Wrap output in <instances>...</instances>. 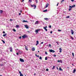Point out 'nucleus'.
<instances>
[{"mask_svg": "<svg viewBox=\"0 0 76 76\" xmlns=\"http://www.w3.org/2000/svg\"><path fill=\"white\" fill-rule=\"evenodd\" d=\"M22 37L23 39H24L25 38H28V36L26 35V34H25L23 35V36H22Z\"/></svg>", "mask_w": 76, "mask_h": 76, "instance_id": "1", "label": "nucleus"}, {"mask_svg": "<svg viewBox=\"0 0 76 76\" xmlns=\"http://www.w3.org/2000/svg\"><path fill=\"white\" fill-rule=\"evenodd\" d=\"M31 7H34V9H36V7H37V6L35 5H31Z\"/></svg>", "mask_w": 76, "mask_h": 76, "instance_id": "2", "label": "nucleus"}, {"mask_svg": "<svg viewBox=\"0 0 76 76\" xmlns=\"http://www.w3.org/2000/svg\"><path fill=\"white\" fill-rule=\"evenodd\" d=\"M49 51L51 53H55V51L53 50H49Z\"/></svg>", "mask_w": 76, "mask_h": 76, "instance_id": "3", "label": "nucleus"}, {"mask_svg": "<svg viewBox=\"0 0 76 76\" xmlns=\"http://www.w3.org/2000/svg\"><path fill=\"white\" fill-rule=\"evenodd\" d=\"M20 61H21V62H24L25 61L23 59H22L21 58H20Z\"/></svg>", "mask_w": 76, "mask_h": 76, "instance_id": "4", "label": "nucleus"}, {"mask_svg": "<svg viewBox=\"0 0 76 76\" xmlns=\"http://www.w3.org/2000/svg\"><path fill=\"white\" fill-rule=\"evenodd\" d=\"M9 48H10V52H12V51H13L12 48V47H10Z\"/></svg>", "mask_w": 76, "mask_h": 76, "instance_id": "5", "label": "nucleus"}, {"mask_svg": "<svg viewBox=\"0 0 76 76\" xmlns=\"http://www.w3.org/2000/svg\"><path fill=\"white\" fill-rule=\"evenodd\" d=\"M26 28V29H28V28H29V26H28L27 25H25L24 26Z\"/></svg>", "mask_w": 76, "mask_h": 76, "instance_id": "6", "label": "nucleus"}, {"mask_svg": "<svg viewBox=\"0 0 76 76\" xmlns=\"http://www.w3.org/2000/svg\"><path fill=\"white\" fill-rule=\"evenodd\" d=\"M19 73L20 74V76H23V75L21 73V72L20 71L19 72Z\"/></svg>", "mask_w": 76, "mask_h": 76, "instance_id": "7", "label": "nucleus"}, {"mask_svg": "<svg viewBox=\"0 0 76 76\" xmlns=\"http://www.w3.org/2000/svg\"><path fill=\"white\" fill-rule=\"evenodd\" d=\"M24 46H25V48L26 50H27V51H28V48H27V47L26 46V45H24Z\"/></svg>", "mask_w": 76, "mask_h": 76, "instance_id": "8", "label": "nucleus"}, {"mask_svg": "<svg viewBox=\"0 0 76 76\" xmlns=\"http://www.w3.org/2000/svg\"><path fill=\"white\" fill-rule=\"evenodd\" d=\"M37 44L36 45L37 46L38 45V44H39V41H36Z\"/></svg>", "mask_w": 76, "mask_h": 76, "instance_id": "9", "label": "nucleus"}, {"mask_svg": "<svg viewBox=\"0 0 76 76\" xmlns=\"http://www.w3.org/2000/svg\"><path fill=\"white\" fill-rule=\"evenodd\" d=\"M71 33L72 35H73V34H74V31L72 30H71Z\"/></svg>", "mask_w": 76, "mask_h": 76, "instance_id": "10", "label": "nucleus"}, {"mask_svg": "<svg viewBox=\"0 0 76 76\" xmlns=\"http://www.w3.org/2000/svg\"><path fill=\"white\" fill-rule=\"evenodd\" d=\"M69 11H70V10H72V8L71 7V6L70 5L69 6Z\"/></svg>", "mask_w": 76, "mask_h": 76, "instance_id": "11", "label": "nucleus"}, {"mask_svg": "<svg viewBox=\"0 0 76 76\" xmlns=\"http://www.w3.org/2000/svg\"><path fill=\"white\" fill-rule=\"evenodd\" d=\"M48 6H49V4L48 3L46 5L45 8H47V7Z\"/></svg>", "mask_w": 76, "mask_h": 76, "instance_id": "12", "label": "nucleus"}, {"mask_svg": "<svg viewBox=\"0 0 76 76\" xmlns=\"http://www.w3.org/2000/svg\"><path fill=\"white\" fill-rule=\"evenodd\" d=\"M39 23V22L38 21H37L35 23L36 25H37V24H38Z\"/></svg>", "mask_w": 76, "mask_h": 76, "instance_id": "13", "label": "nucleus"}, {"mask_svg": "<svg viewBox=\"0 0 76 76\" xmlns=\"http://www.w3.org/2000/svg\"><path fill=\"white\" fill-rule=\"evenodd\" d=\"M59 50H60L59 51L60 53H61V50H62V49H61V48H59Z\"/></svg>", "mask_w": 76, "mask_h": 76, "instance_id": "14", "label": "nucleus"}, {"mask_svg": "<svg viewBox=\"0 0 76 76\" xmlns=\"http://www.w3.org/2000/svg\"><path fill=\"white\" fill-rule=\"evenodd\" d=\"M31 50L32 51H35V48H32Z\"/></svg>", "mask_w": 76, "mask_h": 76, "instance_id": "15", "label": "nucleus"}, {"mask_svg": "<svg viewBox=\"0 0 76 76\" xmlns=\"http://www.w3.org/2000/svg\"><path fill=\"white\" fill-rule=\"evenodd\" d=\"M35 56H36V57H38V58H39V56L37 55L36 53L35 54Z\"/></svg>", "mask_w": 76, "mask_h": 76, "instance_id": "16", "label": "nucleus"}, {"mask_svg": "<svg viewBox=\"0 0 76 76\" xmlns=\"http://www.w3.org/2000/svg\"><path fill=\"white\" fill-rule=\"evenodd\" d=\"M75 6H76V5L74 4V5H73L72 6H71V7L72 8H73V7H75Z\"/></svg>", "mask_w": 76, "mask_h": 76, "instance_id": "17", "label": "nucleus"}, {"mask_svg": "<svg viewBox=\"0 0 76 76\" xmlns=\"http://www.w3.org/2000/svg\"><path fill=\"white\" fill-rule=\"evenodd\" d=\"M23 22H27V23H28V21H25V20H23Z\"/></svg>", "mask_w": 76, "mask_h": 76, "instance_id": "18", "label": "nucleus"}, {"mask_svg": "<svg viewBox=\"0 0 76 76\" xmlns=\"http://www.w3.org/2000/svg\"><path fill=\"white\" fill-rule=\"evenodd\" d=\"M35 32H36L37 33V34H38V31L37 30H36L35 31Z\"/></svg>", "mask_w": 76, "mask_h": 76, "instance_id": "19", "label": "nucleus"}, {"mask_svg": "<svg viewBox=\"0 0 76 76\" xmlns=\"http://www.w3.org/2000/svg\"><path fill=\"white\" fill-rule=\"evenodd\" d=\"M47 28V26H46L45 27H43V28H44V29L45 30H46L47 29L46 28Z\"/></svg>", "mask_w": 76, "mask_h": 76, "instance_id": "20", "label": "nucleus"}, {"mask_svg": "<svg viewBox=\"0 0 76 76\" xmlns=\"http://www.w3.org/2000/svg\"><path fill=\"white\" fill-rule=\"evenodd\" d=\"M75 72H76V69H74L73 72V73H75Z\"/></svg>", "mask_w": 76, "mask_h": 76, "instance_id": "21", "label": "nucleus"}, {"mask_svg": "<svg viewBox=\"0 0 76 76\" xmlns=\"http://www.w3.org/2000/svg\"><path fill=\"white\" fill-rule=\"evenodd\" d=\"M6 35H7V34L6 33L5 34L3 35V36L5 37Z\"/></svg>", "mask_w": 76, "mask_h": 76, "instance_id": "22", "label": "nucleus"}, {"mask_svg": "<svg viewBox=\"0 0 76 76\" xmlns=\"http://www.w3.org/2000/svg\"><path fill=\"white\" fill-rule=\"evenodd\" d=\"M59 70H62V71H63V69H61V67H60L59 68Z\"/></svg>", "mask_w": 76, "mask_h": 76, "instance_id": "23", "label": "nucleus"}, {"mask_svg": "<svg viewBox=\"0 0 76 76\" xmlns=\"http://www.w3.org/2000/svg\"><path fill=\"white\" fill-rule=\"evenodd\" d=\"M45 20H48V19L47 18H45Z\"/></svg>", "mask_w": 76, "mask_h": 76, "instance_id": "24", "label": "nucleus"}, {"mask_svg": "<svg viewBox=\"0 0 76 76\" xmlns=\"http://www.w3.org/2000/svg\"><path fill=\"white\" fill-rule=\"evenodd\" d=\"M43 12H47V10H46L43 11Z\"/></svg>", "mask_w": 76, "mask_h": 76, "instance_id": "25", "label": "nucleus"}, {"mask_svg": "<svg viewBox=\"0 0 76 76\" xmlns=\"http://www.w3.org/2000/svg\"><path fill=\"white\" fill-rule=\"evenodd\" d=\"M1 41L3 42V43H4V44H5V42H4V41L3 40H1Z\"/></svg>", "mask_w": 76, "mask_h": 76, "instance_id": "26", "label": "nucleus"}, {"mask_svg": "<svg viewBox=\"0 0 76 76\" xmlns=\"http://www.w3.org/2000/svg\"><path fill=\"white\" fill-rule=\"evenodd\" d=\"M55 69V66H53V68H52L53 70L54 69Z\"/></svg>", "mask_w": 76, "mask_h": 76, "instance_id": "27", "label": "nucleus"}, {"mask_svg": "<svg viewBox=\"0 0 76 76\" xmlns=\"http://www.w3.org/2000/svg\"><path fill=\"white\" fill-rule=\"evenodd\" d=\"M16 28H19V25H17L16 26Z\"/></svg>", "mask_w": 76, "mask_h": 76, "instance_id": "28", "label": "nucleus"}, {"mask_svg": "<svg viewBox=\"0 0 76 76\" xmlns=\"http://www.w3.org/2000/svg\"><path fill=\"white\" fill-rule=\"evenodd\" d=\"M30 1V3H31L32 2V0H29L28 2L29 3Z\"/></svg>", "mask_w": 76, "mask_h": 76, "instance_id": "29", "label": "nucleus"}, {"mask_svg": "<svg viewBox=\"0 0 76 76\" xmlns=\"http://www.w3.org/2000/svg\"><path fill=\"white\" fill-rule=\"evenodd\" d=\"M39 59H40V60H42V57L40 56L39 58Z\"/></svg>", "mask_w": 76, "mask_h": 76, "instance_id": "30", "label": "nucleus"}, {"mask_svg": "<svg viewBox=\"0 0 76 76\" xmlns=\"http://www.w3.org/2000/svg\"><path fill=\"white\" fill-rule=\"evenodd\" d=\"M48 27H49V28H51V26L49 25Z\"/></svg>", "mask_w": 76, "mask_h": 76, "instance_id": "31", "label": "nucleus"}, {"mask_svg": "<svg viewBox=\"0 0 76 76\" xmlns=\"http://www.w3.org/2000/svg\"><path fill=\"white\" fill-rule=\"evenodd\" d=\"M45 60H47V57H46L45 58Z\"/></svg>", "mask_w": 76, "mask_h": 76, "instance_id": "32", "label": "nucleus"}, {"mask_svg": "<svg viewBox=\"0 0 76 76\" xmlns=\"http://www.w3.org/2000/svg\"><path fill=\"white\" fill-rule=\"evenodd\" d=\"M70 18V17L69 16H67V17H66V18L67 19V18Z\"/></svg>", "mask_w": 76, "mask_h": 76, "instance_id": "33", "label": "nucleus"}, {"mask_svg": "<svg viewBox=\"0 0 76 76\" xmlns=\"http://www.w3.org/2000/svg\"><path fill=\"white\" fill-rule=\"evenodd\" d=\"M13 31H14V32H16V30H15V29H13Z\"/></svg>", "mask_w": 76, "mask_h": 76, "instance_id": "34", "label": "nucleus"}, {"mask_svg": "<svg viewBox=\"0 0 76 76\" xmlns=\"http://www.w3.org/2000/svg\"><path fill=\"white\" fill-rule=\"evenodd\" d=\"M64 1V0H62V1H61V3H62V2H63V1Z\"/></svg>", "mask_w": 76, "mask_h": 76, "instance_id": "35", "label": "nucleus"}, {"mask_svg": "<svg viewBox=\"0 0 76 76\" xmlns=\"http://www.w3.org/2000/svg\"><path fill=\"white\" fill-rule=\"evenodd\" d=\"M58 63H60V62H61V61L58 60Z\"/></svg>", "mask_w": 76, "mask_h": 76, "instance_id": "36", "label": "nucleus"}, {"mask_svg": "<svg viewBox=\"0 0 76 76\" xmlns=\"http://www.w3.org/2000/svg\"><path fill=\"white\" fill-rule=\"evenodd\" d=\"M0 12H1V13H3V11L2 10H0Z\"/></svg>", "mask_w": 76, "mask_h": 76, "instance_id": "37", "label": "nucleus"}, {"mask_svg": "<svg viewBox=\"0 0 76 76\" xmlns=\"http://www.w3.org/2000/svg\"><path fill=\"white\" fill-rule=\"evenodd\" d=\"M58 31H59V32H61V30H60L58 29Z\"/></svg>", "mask_w": 76, "mask_h": 76, "instance_id": "38", "label": "nucleus"}, {"mask_svg": "<svg viewBox=\"0 0 76 76\" xmlns=\"http://www.w3.org/2000/svg\"><path fill=\"white\" fill-rule=\"evenodd\" d=\"M71 39H72V40L73 39H74V38H73L72 37H71Z\"/></svg>", "mask_w": 76, "mask_h": 76, "instance_id": "39", "label": "nucleus"}, {"mask_svg": "<svg viewBox=\"0 0 76 76\" xmlns=\"http://www.w3.org/2000/svg\"><path fill=\"white\" fill-rule=\"evenodd\" d=\"M45 54H46V55L48 54V53H47V52H45Z\"/></svg>", "mask_w": 76, "mask_h": 76, "instance_id": "40", "label": "nucleus"}, {"mask_svg": "<svg viewBox=\"0 0 76 76\" xmlns=\"http://www.w3.org/2000/svg\"><path fill=\"white\" fill-rule=\"evenodd\" d=\"M49 47H51V44H49Z\"/></svg>", "mask_w": 76, "mask_h": 76, "instance_id": "41", "label": "nucleus"}, {"mask_svg": "<svg viewBox=\"0 0 76 76\" xmlns=\"http://www.w3.org/2000/svg\"><path fill=\"white\" fill-rule=\"evenodd\" d=\"M37 30L38 31H40V29H38Z\"/></svg>", "mask_w": 76, "mask_h": 76, "instance_id": "42", "label": "nucleus"}, {"mask_svg": "<svg viewBox=\"0 0 76 76\" xmlns=\"http://www.w3.org/2000/svg\"><path fill=\"white\" fill-rule=\"evenodd\" d=\"M36 3H38V0H36Z\"/></svg>", "mask_w": 76, "mask_h": 76, "instance_id": "43", "label": "nucleus"}, {"mask_svg": "<svg viewBox=\"0 0 76 76\" xmlns=\"http://www.w3.org/2000/svg\"><path fill=\"white\" fill-rule=\"evenodd\" d=\"M48 70H49L48 69H46V71H48Z\"/></svg>", "mask_w": 76, "mask_h": 76, "instance_id": "44", "label": "nucleus"}, {"mask_svg": "<svg viewBox=\"0 0 76 76\" xmlns=\"http://www.w3.org/2000/svg\"><path fill=\"white\" fill-rule=\"evenodd\" d=\"M72 55L73 56H74V53H72Z\"/></svg>", "mask_w": 76, "mask_h": 76, "instance_id": "45", "label": "nucleus"}, {"mask_svg": "<svg viewBox=\"0 0 76 76\" xmlns=\"http://www.w3.org/2000/svg\"><path fill=\"white\" fill-rule=\"evenodd\" d=\"M19 38H20V39H21V38H22V37L20 36V37H19Z\"/></svg>", "mask_w": 76, "mask_h": 76, "instance_id": "46", "label": "nucleus"}, {"mask_svg": "<svg viewBox=\"0 0 76 76\" xmlns=\"http://www.w3.org/2000/svg\"><path fill=\"white\" fill-rule=\"evenodd\" d=\"M16 54H17V55H19V53H16Z\"/></svg>", "mask_w": 76, "mask_h": 76, "instance_id": "47", "label": "nucleus"}, {"mask_svg": "<svg viewBox=\"0 0 76 76\" xmlns=\"http://www.w3.org/2000/svg\"><path fill=\"white\" fill-rule=\"evenodd\" d=\"M58 4H59V3H58L57 4V5H56L57 6H58Z\"/></svg>", "mask_w": 76, "mask_h": 76, "instance_id": "48", "label": "nucleus"}, {"mask_svg": "<svg viewBox=\"0 0 76 76\" xmlns=\"http://www.w3.org/2000/svg\"><path fill=\"white\" fill-rule=\"evenodd\" d=\"M53 56L54 57H56V55H54Z\"/></svg>", "mask_w": 76, "mask_h": 76, "instance_id": "49", "label": "nucleus"}, {"mask_svg": "<svg viewBox=\"0 0 76 76\" xmlns=\"http://www.w3.org/2000/svg\"><path fill=\"white\" fill-rule=\"evenodd\" d=\"M27 32H28V33H30V31H28Z\"/></svg>", "mask_w": 76, "mask_h": 76, "instance_id": "50", "label": "nucleus"}, {"mask_svg": "<svg viewBox=\"0 0 76 76\" xmlns=\"http://www.w3.org/2000/svg\"><path fill=\"white\" fill-rule=\"evenodd\" d=\"M72 1V2H73V1H74V0H71Z\"/></svg>", "mask_w": 76, "mask_h": 76, "instance_id": "51", "label": "nucleus"}, {"mask_svg": "<svg viewBox=\"0 0 76 76\" xmlns=\"http://www.w3.org/2000/svg\"><path fill=\"white\" fill-rule=\"evenodd\" d=\"M12 19H10V21H12Z\"/></svg>", "mask_w": 76, "mask_h": 76, "instance_id": "52", "label": "nucleus"}, {"mask_svg": "<svg viewBox=\"0 0 76 76\" xmlns=\"http://www.w3.org/2000/svg\"><path fill=\"white\" fill-rule=\"evenodd\" d=\"M50 33L51 34H52V33H53V31H50Z\"/></svg>", "mask_w": 76, "mask_h": 76, "instance_id": "53", "label": "nucleus"}, {"mask_svg": "<svg viewBox=\"0 0 76 76\" xmlns=\"http://www.w3.org/2000/svg\"><path fill=\"white\" fill-rule=\"evenodd\" d=\"M3 34H5V32L4 31H3Z\"/></svg>", "mask_w": 76, "mask_h": 76, "instance_id": "54", "label": "nucleus"}, {"mask_svg": "<svg viewBox=\"0 0 76 76\" xmlns=\"http://www.w3.org/2000/svg\"><path fill=\"white\" fill-rule=\"evenodd\" d=\"M43 43H44V42H41V44H43Z\"/></svg>", "mask_w": 76, "mask_h": 76, "instance_id": "55", "label": "nucleus"}, {"mask_svg": "<svg viewBox=\"0 0 76 76\" xmlns=\"http://www.w3.org/2000/svg\"><path fill=\"white\" fill-rule=\"evenodd\" d=\"M57 70H58V67H57Z\"/></svg>", "mask_w": 76, "mask_h": 76, "instance_id": "56", "label": "nucleus"}, {"mask_svg": "<svg viewBox=\"0 0 76 76\" xmlns=\"http://www.w3.org/2000/svg\"><path fill=\"white\" fill-rule=\"evenodd\" d=\"M21 15V14L20 13H19V15Z\"/></svg>", "mask_w": 76, "mask_h": 76, "instance_id": "57", "label": "nucleus"}, {"mask_svg": "<svg viewBox=\"0 0 76 76\" xmlns=\"http://www.w3.org/2000/svg\"><path fill=\"white\" fill-rule=\"evenodd\" d=\"M45 30L46 31H47L48 30L46 29Z\"/></svg>", "mask_w": 76, "mask_h": 76, "instance_id": "58", "label": "nucleus"}, {"mask_svg": "<svg viewBox=\"0 0 76 76\" xmlns=\"http://www.w3.org/2000/svg\"><path fill=\"white\" fill-rule=\"evenodd\" d=\"M24 1V0H23L22 1V2H23Z\"/></svg>", "mask_w": 76, "mask_h": 76, "instance_id": "59", "label": "nucleus"}, {"mask_svg": "<svg viewBox=\"0 0 76 76\" xmlns=\"http://www.w3.org/2000/svg\"><path fill=\"white\" fill-rule=\"evenodd\" d=\"M72 66H74V65H73V64H72Z\"/></svg>", "mask_w": 76, "mask_h": 76, "instance_id": "60", "label": "nucleus"}, {"mask_svg": "<svg viewBox=\"0 0 76 76\" xmlns=\"http://www.w3.org/2000/svg\"><path fill=\"white\" fill-rule=\"evenodd\" d=\"M69 67H67V69H69Z\"/></svg>", "mask_w": 76, "mask_h": 76, "instance_id": "61", "label": "nucleus"}, {"mask_svg": "<svg viewBox=\"0 0 76 76\" xmlns=\"http://www.w3.org/2000/svg\"><path fill=\"white\" fill-rule=\"evenodd\" d=\"M57 44L58 45H59V44L58 43H57Z\"/></svg>", "mask_w": 76, "mask_h": 76, "instance_id": "62", "label": "nucleus"}, {"mask_svg": "<svg viewBox=\"0 0 76 76\" xmlns=\"http://www.w3.org/2000/svg\"><path fill=\"white\" fill-rule=\"evenodd\" d=\"M56 42V43H57V44L58 43V42Z\"/></svg>", "mask_w": 76, "mask_h": 76, "instance_id": "63", "label": "nucleus"}, {"mask_svg": "<svg viewBox=\"0 0 76 76\" xmlns=\"http://www.w3.org/2000/svg\"><path fill=\"white\" fill-rule=\"evenodd\" d=\"M36 75V74L35 73V74H34V75Z\"/></svg>", "mask_w": 76, "mask_h": 76, "instance_id": "64", "label": "nucleus"}]
</instances>
